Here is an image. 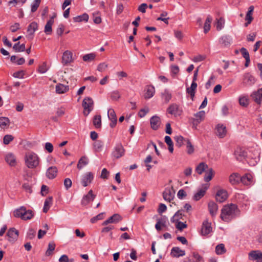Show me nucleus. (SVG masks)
I'll return each instance as SVG.
<instances>
[{
	"instance_id": "f257e3e1",
	"label": "nucleus",
	"mask_w": 262,
	"mask_h": 262,
	"mask_svg": "<svg viewBox=\"0 0 262 262\" xmlns=\"http://www.w3.org/2000/svg\"><path fill=\"white\" fill-rule=\"evenodd\" d=\"M237 212L235 205L231 204L225 205L222 209L221 217L224 221L229 222L235 216Z\"/></svg>"
},
{
	"instance_id": "f03ea898",
	"label": "nucleus",
	"mask_w": 262,
	"mask_h": 262,
	"mask_svg": "<svg viewBox=\"0 0 262 262\" xmlns=\"http://www.w3.org/2000/svg\"><path fill=\"white\" fill-rule=\"evenodd\" d=\"M24 161L25 165L30 169H35L40 165V159L36 153L28 151L26 153Z\"/></svg>"
},
{
	"instance_id": "7ed1b4c3",
	"label": "nucleus",
	"mask_w": 262,
	"mask_h": 262,
	"mask_svg": "<svg viewBox=\"0 0 262 262\" xmlns=\"http://www.w3.org/2000/svg\"><path fill=\"white\" fill-rule=\"evenodd\" d=\"M13 215L16 217H20L23 220H28L33 217L34 213L32 210H27L25 207L21 206L14 211Z\"/></svg>"
},
{
	"instance_id": "20e7f679",
	"label": "nucleus",
	"mask_w": 262,
	"mask_h": 262,
	"mask_svg": "<svg viewBox=\"0 0 262 262\" xmlns=\"http://www.w3.org/2000/svg\"><path fill=\"white\" fill-rule=\"evenodd\" d=\"M259 150L257 146L256 145L255 147H252L247 151V157L251 159L253 161L251 162V164L254 165L259 161Z\"/></svg>"
},
{
	"instance_id": "39448f33",
	"label": "nucleus",
	"mask_w": 262,
	"mask_h": 262,
	"mask_svg": "<svg viewBox=\"0 0 262 262\" xmlns=\"http://www.w3.org/2000/svg\"><path fill=\"white\" fill-rule=\"evenodd\" d=\"M73 53L70 50L65 51L61 57V63L64 66L70 65L74 61Z\"/></svg>"
},
{
	"instance_id": "423d86ee",
	"label": "nucleus",
	"mask_w": 262,
	"mask_h": 262,
	"mask_svg": "<svg viewBox=\"0 0 262 262\" xmlns=\"http://www.w3.org/2000/svg\"><path fill=\"white\" fill-rule=\"evenodd\" d=\"M82 105L84 108V115L88 116L93 108L94 101L91 97H88L83 100Z\"/></svg>"
},
{
	"instance_id": "0eeeda50",
	"label": "nucleus",
	"mask_w": 262,
	"mask_h": 262,
	"mask_svg": "<svg viewBox=\"0 0 262 262\" xmlns=\"http://www.w3.org/2000/svg\"><path fill=\"white\" fill-rule=\"evenodd\" d=\"M246 176H241L238 173L234 172L229 177V182L232 185L239 184L241 182L244 183Z\"/></svg>"
},
{
	"instance_id": "6e6552de",
	"label": "nucleus",
	"mask_w": 262,
	"mask_h": 262,
	"mask_svg": "<svg viewBox=\"0 0 262 262\" xmlns=\"http://www.w3.org/2000/svg\"><path fill=\"white\" fill-rule=\"evenodd\" d=\"M248 259L254 262H262V252L259 250H251L248 253Z\"/></svg>"
},
{
	"instance_id": "1a4fd4ad",
	"label": "nucleus",
	"mask_w": 262,
	"mask_h": 262,
	"mask_svg": "<svg viewBox=\"0 0 262 262\" xmlns=\"http://www.w3.org/2000/svg\"><path fill=\"white\" fill-rule=\"evenodd\" d=\"M94 179V174L91 172H87L83 174L80 178V183L83 187L89 185Z\"/></svg>"
},
{
	"instance_id": "9d476101",
	"label": "nucleus",
	"mask_w": 262,
	"mask_h": 262,
	"mask_svg": "<svg viewBox=\"0 0 262 262\" xmlns=\"http://www.w3.org/2000/svg\"><path fill=\"white\" fill-rule=\"evenodd\" d=\"M167 112L169 114L177 117L182 114L183 111L177 104H172L169 106Z\"/></svg>"
},
{
	"instance_id": "9b49d317",
	"label": "nucleus",
	"mask_w": 262,
	"mask_h": 262,
	"mask_svg": "<svg viewBox=\"0 0 262 262\" xmlns=\"http://www.w3.org/2000/svg\"><path fill=\"white\" fill-rule=\"evenodd\" d=\"M174 193L175 192L172 187H167L163 193V198L165 201L170 202L174 198Z\"/></svg>"
},
{
	"instance_id": "f8f14e48",
	"label": "nucleus",
	"mask_w": 262,
	"mask_h": 262,
	"mask_svg": "<svg viewBox=\"0 0 262 262\" xmlns=\"http://www.w3.org/2000/svg\"><path fill=\"white\" fill-rule=\"evenodd\" d=\"M107 116L111 121L110 126L111 127L114 128L117 122V116L114 110L112 108H109L107 111Z\"/></svg>"
},
{
	"instance_id": "ddd939ff",
	"label": "nucleus",
	"mask_w": 262,
	"mask_h": 262,
	"mask_svg": "<svg viewBox=\"0 0 262 262\" xmlns=\"http://www.w3.org/2000/svg\"><path fill=\"white\" fill-rule=\"evenodd\" d=\"M215 134L220 138H224L227 134V129L225 125L218 124L215 127Z\"/></svg>"
},
{
	"instance_id": "4468645a",
	"label": "nucleus",
	"mask_w": 262,
	"mask_h": 262,
	"mask_svg": "<svg viewBox=\"0 0 262 262\" xmlns=\"http://www.w3.org/2000/svg\"><path fill=\"white\" fill-rule=\"evenodd\" d=\"M194 116L195 118L193 119L192 124L195 128H196L198 125L204 119L205 113L204 111H201L196 113Z\"/></svg>"
},
{
	"instance_id": "2eb2a0df",
	"label": "nucleus",
	"mask_w": 262,
	"mask_h": 262,
	"mask_svg": "<svg viewBox=\"0 0 262 262\" xmlns=\"http://www.w3.org/2000/svg\"><path fill=\"white\" fill-rule=\"evenodd\" d=\"M5 160L6 163L11 167H14L17 164L16 157L11 152L7 153L5 155Z\"/></svg>"
},
{
	"instance_id": "dca6fc26",
	"label": "nucleus",
	"mask_w": 262,
	"mask_h": 262,
	"mask_svg": "<svg viewBox=\"0 0 262 262\" xmlns=\"http://www.w3.org/2000/svg\"><path fill=\"white\" fill-rule=\"evenodd\" d=\"M212 232V227L211 223H209L207 220H205L203 224L201 229V234L205 236Z\"/></svg>"
},
{
	"instance_id": "f3484780",
	"label": "nucleus",
	"mask_w": 262,
	"mask_h": 262,
	"mask_svg": "<svg viewBox=\"0 0 262 262\" xmlns=\"http://www.w3.org/2000/svg\"><path fill=\"white\" fill-rule=\"evenodd\" d=\"M38 29V24L37 23L33 21L28 26L27 29V37L32 39L34 32Z\"/></svg>"
},
{
	"instance_id": "a211bd4d",
	"label": "nucleus",
	"mask_w": 262,
	"mask_h": 262,
	"mask_svg": "<svg viewBox=\"0 0 262 262\" xmlns=\"http://www.w3.org/2000/svg\"><path fill=\"white\" fill-rule=\"evenodd\" d=\"M122 220V217L119 214H114L102 223L103 226H106L108 224H117Z\"/></svg>"
},
{
	"instance_id": "6ab92c4d",
	"label": "nucleus",
	"mask_w": 262,
	"mask_h": 262,
	"mask_svg": "<svg viewBox=\"0 0 262 262\" xmlns=\"http://www.w3.org/2000/svg\"><path fill=\"white\" fill-rule=\"evenodd\" d=\"M7 236L10 242L14 243L18 238V231L14 228H11L7 232Z\"/></svg>"
},
{
	"instance_id": "aec40b11",
	"label": "nucleus",
	"mask_w": 262,
	"mask_h": 262,
	"mask_svg": "<svg viewBox=\"0 0 262 262\" xmlns=\"http://www.w3.org/2000/svg\"><path fill=\"white\" fill-rule=\"evenodd\" d=\"M234 156L236 159L240 162H243L245 159V150L244 147H237L235 152Z\"/></svg>"
},
{
	"instance_id": "412c9836",
	"label": "nucleus",
	"mask_w": 262,
	"mask_h": 262,
	"mask_svg": "<svg viewBox=\"0 0 262 262\" xmlns=\"http://www.w3.org/2000/svg\"><path fill=\"white\" fill-rule=\"evenodd\" d=\"M185 255V251L178 247H173L170 252V255L173 257L178 258Z\"/></svg>"
},
{
	"instance_id": "4be33fe9",
	"label": "nucleus",
	"mask_w": 262,
	"mask_h": 262,
	"mask_svg": "<svg viewBox=\"0 0 262 262\" xmlns=\"http://www.w3.org/2000/svg\"><path fill=\"white\" fill-rule=\"evenodd\" d=\"M95 198V195L93 194V190H90L87 194L83 196L81 201L82 205L84 206L88 205L91 201H93Z\"/></svg>"
},
{
	"instance_id": "5701e85b",
	"label": "nucleus",
	"mask_w": 262,
	"mask_h": 262,
	"mask_svg": "<svg viewBox=\"0 0 262 262\" xmlns=\"http://www.w3.org/2000/svg\"><path fill=\"white\" fill-rule=\"evenodd\" d=\"M58 169L56 166H51L49 167L46 173V177L49 179H53L57 175Z\"/></svg>"
},
{
	"instance_id": "b1692460",
	"label": "nucleus",
	"mask_w": 262,
	"mask_h": 262,
	"mask_svg": "<svg viewBox=\"0 0 262 262\" xmlns=\"http://www.w3.org/2000/svg\"><path fill=\"white\" fill-rule=\"evenodd\" d=\"M228 198V194L226 190L220 189L217 191L216 194V199L217 201L220 203L224 202Z\"/></svg>"
},
{
	"instance_id": "393cba45",
	"label": "nucleus",
	"mask_w": 262,
	"mask_h": 262,
	"mask_svg": "<svg viewBox=\"0 0 262 262\" xmlns=\"http://www.w3.org/2000/svg\"><path fill=\"white\" fill-rule=\"evenodd\" d=\"M124 149L121 144L117 145L113 152V155L116 158H119L124 154Z\"/></svg>"
},
{
	"instance_id": "a878e982",
	"label": "nucleus",
	"mask_w": 262,
	"mask_h": 262,
	"mask_svg": "<svg viewBox=\"0 0 262 262\" xmlns=\"http://www.w3.org/2000/svg\"><path fill=\"white\" fill-rule=\"evenodd\" d=\"M251 97L256 103L260 104L262 101V88L254 92L251 95Z\"/></svg>"
},
{
	"instance_id": "bb28decb",
	"label": "nucleus",
	"mask_w": 262,
	"mask_h": 262,
	"mask_svg": "<svg viewBox=\"0 0 262 262\" xmlns=\"http://www.w3.org/2000/svg\"><path fill=\"white\" fill-rule=\"evenodd\" d=\"M155 93V87L151 85H147L145 88V93L144 97L146 99H148L152 97Z\"/></svg>"
},
{
	"instance_id": "cd10ccee",
	"label": "nucleus",
	"mask_w": 262,
	"mask_h": 262,
	"mask_svg": "<svg viewBox=\"0 0 262 262\" xmlns=\"http://www.w3.org/2000/svg\"><path fill=\"white\" fill-rule=\"evenodd\" d=\"M69 90V85H66L61 83H58L55 86V92L57 94H64Z\"/></svg>"
},
{
	"instance_id": "c85d7f7f",
	"label": "nucleus",
	"mask_w": 262,
	"mask_h": 262,
	"mask_svg": "<svg viewBox=\"0 0 262 262\" xmlns=\"http://www.w3.org/2000/svg\"><path fill=\"white\" fill-rule=\"evenodd\" d=\"M150 123L151 127L154 130H157L160 125V119L158 116H153L150 118Z\"/></svg>"
},
{
	"instance_id": "c756f323",
	"label": "nucleus",
	"mask_w": 262,
	"mask_h": 262,
	"mask_svg": "<svg viewBox=\"0 0 262 262\" xmlns=\"http://www.w3.org/2000/svg\"><path fill=\"white\" fill-rule=\"evenodd\" d=\"M208 168V166L206 163L201 162L196 166L195 171L197 173L201 175L204 172H205Z\"/></svg>"
},
{
	"instance_id": "7c9ffc66",
	"label": "nucleus",
	"mask_w": 262,
	"mask_h": 262,
	"mask_svg": "<svg viewBox=\"0 0 262 262\" xmlns=\"http://www.w3.org/2000/svg\"><path fill=\"white\" fill-rule=\"evenodd\" d=\"M215 174V171L212 168H208L205 171V174L204 177V180L206 182L210 181Z\"/></svg>"
},
{
	"instance_id": "2f4dec72",
	"label": "nucleus",
	"mask_w": 262,
	"mask_h": 262,
	"mask_svg": "<svg viewBox=\"0 0 262 262\" xmlns=\"http://www.w3.org/2000/svg\"><path fill=\"white\" fill-rule=\"evenodd\" d=\"M232 39L228 36H223L219 39V42L222 47H226L231 43Z\"/></svg>"
},
{
	"instance_id": "473e14b6",
	"label": "nucleus",
	"mask_w": 262,
	"mask_h": 262,
	"mask_svg": "<svg viewBox=\"0 0 262 262\" xmlns=\"http://www.w3.org/2000/svg\"><path fill=\"white\" fill-rule=\"evenodd\" d=\"M54 24L53 17H51L45 26L44 32L47 35H50L52 32V25Z\"/></svg>"
},
{
	"instance_id": "72a5a7b5",
	"label": "nucleus",
	"mask_w": 262,
	"mask_h": 262,
	"mask_svg": "<svg viewBox=\"0 0 262 262\" xmlns=\"http://www.w3.org/2000/svg\"><path fill=\"white\" fill-rule=\"evenodd\" d=\"M53 199L52 196H49L45 200L43 208V212L47 213L48 211L53 204Z\"/></svg>"
},
{
	"instance_id": "f704fd0d",
	"label": "nucleus",
	"mask_w": 262,
	"mask_h": 262,
	"mask_svg": "<svg viewBox=\"0 0 262 262\" xmlns=\"http://www.w3.org/2000/svg\"><path fill=\"white\" fill-rule=\"evenodd\" d=\"M208 188V185L206 184L203 189H200L194 195L193 199L195 201H198L201 199L205 195L206 191Z\"/></svg>"
},
{
	"instance_id": "c9c22d12",
	"label": "nucleus",
	"mask_w": 262,
	"mask_h": 262,
	"mask_svg": "<svg viewBox=\"0 0 262 262\" xmlns=\"http://www.w3.org/2000/svg\"><path fill=\"white\" fill-rule=\"evenodd\" d=\"M208 209L212 216L215 215L218 209L217 204L213 202H210L208 203Z\"/></svg>"
},
{
	"instance_id": "e433bc0d",
	"label": "nucleus",
	"mask_w": 262,
	"mask_h": 262,
	"mask_svg": "<svg viewBox=\"0 0 262 262\" xmlns=\"http://www.w3.org/2000/svg\"><path fill=\"white\" fill-rule=\"evenodd\" d=\"M253 10L254 6H251L249 7L248 10L247 12V26L250 24L253 20V17L252 16Z\"/></svg>"
},
{
	"instance_id": "4c0bfd02",
	"label": "nucleus",
	"mask_w": 262,
	"mask_h": 262,
	"mask_svg": "<svg viewBox=\"0 0 262 262\" xmlns=\"http://www.w3.org/2000/svg\"><path fill=\"white\" fill-rule=\"evenodd\" d=\"M183 212V211L182 210H178L171 219V222L174 223L180 221L181 219L183 220V216H184Z\"/></svg>"
},
{
	"instance_id": "58836bf2",
	"label": "nucleus",
	"mask_w": 262,
	"mask_h": 262,
	"mask_svg": "<svg viewBox=\"0 0 262 262\" xmlns=\"http://www.w3.org/2000/svg\"><path fill=\"white\" fill-rule=\"evenodd\" d=\"M89 20V15L86 13H84L81 15L77 16L73 18L74 22H81L82 21L87 22Z\"/></svg>"
},
{
	"instance_id": "ea45409f",
	"label": "nucleus",
	"mask_w": 262,
	"mask_h": 262,
	"mask_svg": "<svg viewBox=\"0 0 262 262\" xmlns=\"http://www.w3.org/2000/svg\"><path fill=\"white\" fill-rule=\"evenodd\" d=\"M196 88L197 83L196 82L192 81L190 87L187 89V92L190 95L191 97H194Z\"/></svg>"
},
{
	"instance_id": "a19ab883",
	"label": "nucleus",
	"mask_w": 262,
	"mask_h": 262,
	"mask_svg": "<svg viewBox=\"0 0 262 262\" xmlns=\"http://www.w3.org/2000/svg\"><path fill=\"white\" fill-rule=\"evenodd\" d=\"M212 17L208 15L206 19L204 26V31L205 33H207L210 29V24L212 21Z\"/></svg>"
},
{
	"instance_id": "79ce46f5",
	"label": "nucleus",
	"mask_w": 262,
	"mask_h": 262,
	"mask_svg": "<svg viewBox=\"0 0 262 262\" xmlns=\"http://www.w3.org/2000/svg\"><path fill=\"white\" fill-rule=\"evenodd\" d=\"M110 96L113 101H118L121 98V94L118 90H114L110 94Z\"/></svg>"
},
{
	"instance_id": "37998d69",
	"label": "nucleus",
	"mask_w": 262,
	"mask_h": 262,
	"mask_svg": "<svg viewBox=\"0 0 262 262\" xmlns=\"http://www.w3.org/2000/svg\"><path fill=\"white\" fill-rule=\"evenodd\" d=\"M93 124L96 128H100L101 126V117L100 115H95L93 118Z\"/></svg>"
},
{
	"instance_id": "c03bdc74",
	"label": "nucleus",
	"mask_w": 262,
	"mask_h": 262,
	"mask_svg": "<svg viewBox=\"0 0 262 262\" xmlns=\"http://www.w3.org/2000/svg\"><path fill=\"white\" fill-rule=\"evenodd\" d=\"M174 139L176 141V145L179 147H181L183 144H185V140L188 139H185L181 136L175 137Z\"/></svg>"
},
{
	"instance_id": "a18cd8bd",
	"label": "nucleus",
	"mask_w": 262,
	"mask_h": 262,
	"mask_svg": "<svg viewBox=\"0 0 262 262\" xmlns=\"http://www.w3.org/2000/svg\"><path fill=\"white\" fill-rule=\"evenodd\" d=\"M165 142L168 146V150L171 153H172L173 151V144L171 140V138L168 136H165Z\"/></svg>"
},
{
	"instance_id": "49530a36",
	"label": "nucleus",
	"mask_w": 262,
	"mask_h": 262,
	"mask_svg": "<svg viewBox=\"0 0 262 262\" xmlns=\"http://www.w3.org/2000/svg\"><path fill=\"white\" fill-rule=\"evenodd\" d=\"M55 246L56 245L53 242L49 243L48 248L46 252V255L47 256L51 255L55 250Z\"/></svg>"
},
{
	"instance_id": "de8ad7c7",
	"label": "nucleus",
	"mask_w": 262,
	"mask_h": 262,
	"mask_svg": "<svg viewBox=\"0 0 262 262\" xmlns=\"http://www.w3.org/2000/svg\"><path fill=\"white\" fill-rule=\"evenodd\" d=\"M226 250L223 244H220L216 246L215 252L217 255L225 253Z\"/></svg>"
},
{
	"instance_id": "09e8293b",
	"label": "nucleus",
	"mask_w": 262,
	"mask_h": 262,
	"mask_svg": "<svg viewBox=\"0 0 262 262\" xmlns=\"http://www.w3.org/2000/svg\"><path fill=\"white\" fill-rule=\"evenodd\" d=\"M88 163V160L86 157H82L79 160L77 168L79 169H81L82 167L86 165Z\"/></svg>"
},
{
	"instance_id": "8fccbe9b",
	"label": "nucleus",
	"mask_w": 262,
	"mask_h": 262,
	"mask_svg": "<svg viewBox=\"0 0 262 262\" xmlns=\"http://www.w3.org/2000/svg\"><path fill=\"white\" fill-rule=\"evenodd\" d=\"M10 121L8 118L0 117V127L4 128L9 125Z\"/></svg>"
},
{
	"instance_id": "3c124183",
	"label": "nucleus",
	"mask_w": 262,
	"mask_h": 262,
	"mask_svg": "<svg viewBox=\"0 0 262 262\" xmlns=\"http://www.w3.org/2000/svg\"><path fill=\"white\" fill-rule=\"evenodd\" d=\"M103 146V142L100 140H97L93 144L94 148L96 151H100L102 149Z\"/></svg>"
},
{
	"instance_id": "603ef678",
	"label": "nucleus",
	"mask_w": 262,
	"mask_h": 262,
	"mask_svg": "<svg viewBox=\"0 0 262 262\" xmlns=\"http://www.w3.org/2000/svg\"><path fill=\"white\" fill-rule=\"evenodd\" d=\"M13 48L16 52H23L26 49L25 45L23 43L20 45L19 42L15 43L13 46Z\"/></svg>"
},
{
	"instance_id": "864d4df0",
	"label": "nucleus",
	"mask_w": 262,
	"mask_h": 262,
	"mask_svg": "<svg viewBox=\"0 0 262 262\" xmlns=\"http://www.w3.org/2000/svg\"><path fill=\"white\" fill-rule=\"evenodd\" d=\"M185 144L186 145L187 152L188 154H191L194 152L193 146L191 143L189 139L185 140Z\"/></svg>"
},
{
	"instance_id": "5fc2aeb1",
	"label": "nucleus",
	"mask_w": 262,
	"mask_h": 262,
	"mask_svg": "<svg viewBox=\"0 0 262 262\" xmlns=\"http://www.w3.org/2000/svg\"><path fill=\"white\" fill-rule=\"evenodd\" d=\"M108 67V64L105 62L100 63L97 68V70L100 72H103L105 71Z\"/></svg>"
},
{
	"instance_id": "6e6d98bb",
	"label": "nucleus",
	"mask_w": 262,
	"mask_h": 262,
	"mask_svg": "<svg viewBox=\"0 0 262 262\" xmlns=\"http://www.w3.org/2000/svg\"><path fill=\"white\" fill-rule=\"evenodd\" d=\"M96 55L94 53H90L84 55L82 57L83 60L84 61H91L95 59Z\"/></svg>"
},
{
	"instance_id": "4d7b16f0",
	"label": "nucleus",
	"mask_w": 262,
	"mask_h": 262,
	"mask_svg": "<svg viewBox=\"0 0 262 262\" xmlns=\"http://www.w3.org/2000/svg\"><path fill=\"white\" fill-rule=\"evenodd\" d=\"M254 182L253 174L249 171H247V186L252 185Z\"/></svg>"
},
{
	"instance_id": "13d9d810",
	"label": "nucleus",
	"mask_w": 262,
	"mask_h": 262,
	"mask_svg": "<svg viewBox=\"0 0 262 262\" xmlns=\"http://www.w3.org/2000/svg\"><path fill=\"white\" fill-rule=\"evenodd\" d=\"M224 24L225 20L222 17L216 19V27L217 30H221L224 27Z\"/></svg>"
},
{
	"instance_id": "bf43d9fd",
	"label": "nucleus",
	"mask_w": 262,
	"mask_h": 262,
	"mask_svg": "<svg viewBox=\"0 0 262 262\" xmlns=\"http://www.w3.org/2000/svg\"><path fill=\"white\" fill-rule=\"evenodd\" d=\"M174 223L176 224V227L179 230L182 231L184 229H185L187 227V225L186 224V222H182L180 221L176 222Z\"/></svg>"
},
{
	"instance_id": "052dcab7",
	"label": "nucleus",
	"mask_w": 262,
	"mask_h": 262,
	"mask_svg": "<svg viewBox=\"0 0 262 262\" xmlns=\"http://www.w3.org/2000/svg\"><path fill=\"white\" fill-rule=\"evenodd\" d=\"M162 98L168 102L171 98V93L167 90H165L162 94Z\"/></svg>"
},
{
	"instance_id": "680f3d73",
	"label": "nucleus",
	"mask_w": 262,
	"mask_h": 262,
	"mask_svg": "<svg viewBox=\"0 0 262 262\" xmlns=\"http://www.w3.org/2000/svg\"><path fill=\"white\" fill-rule=\"evenodd\" d=\"M48 70L47 63L44 62L40 65L38 69V72L40 73H45Z\"/></svg>"
},
{
	"instance_id": "e2e57ef3",
	"label": "nucleus",
	"mask_w": 262,
	"mask_h": 262,
	"mask_svg": "<svg viewBox=\"0 0 262 262\" xmlns=\"http://www.w3.org/2000/svg\"><path fill=\"white\" fill-rule=\"evenodd\" d=\"M41 0H35L31 5V12H34L38 9L40 4Z\"/></svg>"
},
{
	"instance_id": "0e129e2a",
	"label": "nucleus",
	"mask_w": 262,
	"mask_h": 262,
	"mask_svg": "<svg viewBox=\"0 0 262 262\" xmlns=\"http://www.w3.org/2000/svg\"><path fill=\"white\" fill-rule=\"evenodd\" d=\"M14 139V137L12 135H5L3 139V142L5 144L8 145L10 142H11Z\"/></svg>"
},
{
	"instance_id": "69168bd1",
	"label": "nucleus",
	"mask_w": 262,
	"mask_h": 262,
	"mask_svg": "<svg viewBox=\"0 0 262 262\" xmlns=\"http://www.w3.org/2000/svg\"><path fill=\"white\" fill-rule=\"evenodd\" d=\"M167 15V13L166 12H163L161 14H160V17H158L157 18V20H161V21H163V22H164L166 24H168V19H169V18L167 17V18H164V16H166Z\"/></svg>"
},
{
	"instance_id": "338daca9",
	"label": "nucleus",
	"mask_w": 262,
	"mask_h": 262,
	"mask_svg": "<svg viewBox=\"0 0 262 262\" xmlns=\"http://www.w3.org/2000/svg\"><path fill=\"white\" fill-rule=\"evenodd\" d=\"M192 255L195 259L193 262H204L203 258L198 253L192 252Z\"/></svg>"
},
{
	"instance_id": "774afa93",
	"label": "nucleus",
	"mask_w": 262,
	"mask_h": 262,
	"mask_svg": "<svg viewBox=\"0 0 262 262\" xmlns=\"http://www.w3.org/2000/svg\"><path fill=\"white\" fill-rule=\"evenodd\" d=\"M59 262H73V259H69L67 255H62L59 259Z\"/></svg>"
}]
</instances>
